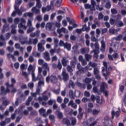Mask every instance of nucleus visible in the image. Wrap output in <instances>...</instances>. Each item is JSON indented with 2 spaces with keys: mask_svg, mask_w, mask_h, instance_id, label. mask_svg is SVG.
Returning <instances> with one entry per match:
<instances>
[{
  "mask_svg": "<svg viewBox=\"0 0 126 126\" xmlns=\"http://www.w3.org/2000/svg\"><path fill=\"white\" fill-rule=\"evenodd\" d=\"M11 82L12 83L11 85H9V83L8 82L5 83V85L7 87L6 90L4 89V87H1V93L3 95H6L7 93H9L10 92V90L9 89V87H14V84L16 83V80L15 79L12 78L11 79Z\"/></svg>",
  "mask_w": 126,
  "mask_h": 126,
  "instance_id": "1",
  "label": "nucleus"
},
{
  "mask_svg": "<svg viewBox=\"0 0 126 126\" xmlns=\"http://www.w3.org/2000/svg\"><path fill=\"white\" fill-rule=\"evenodd\" d=\"M19 6L15 4L14 5V9L18 15H22V11L18 8Z\"/></svg>",
  "mask_w": 126,
  "mask_h": 126,
  "instance_id": "15",
  "label": "nucleus"
},
{
  "mask_svg": "<svg viewBox=\"0 0 126 126\" xmlns=\"http://www.w3.org/2000/svg\"><path fill=\"white\" fill-rule=\"evenodd\" d=\"M63 124L66 125V126H70V121L68 120L67 118H65L63 120Z\"/></svg>",
  "mask_w": 126,
  "mask_h": 126,
  "instance_id": "20",
  "label": "nucleus"
},
{
  "mask_svg": "<svg viewBox=\"0 0 126 126\" xmlns=\"http://www.w3.org/2000/svg\"><path fill=\"white\" fill-rule=\"evenodd\" d=\"M32 81H37V80H38V79H39V78H36V77H35V73H34L33 74H32Z\"/></svg>",
  "mask_w": 126,
  "mask_h": 126,
  "instance_id": "46",
  "label": "nucleus"
},
{
  "mask_svg": "<svg viewBox=\"0 0 126 126\" xmlns=\"http://www.w3.org/2000/svg\"><path fill=\"white\" fill-rule=\"evenodd\" d=\"M62 62L63 66H66V65H67V62H68V60H67L66 58H63Z\"/></svg>",
  "mask_w": 126,
  "mask_h": 126,
  "instance_id": "30",
  "label": "nucleus"
},
{
  "mask_svg": "<svg viewBox=\"0 0 126 126\" xmlns=\"http://www.w3.org/2000/svg\"><path fill=\"white\" fill-rule=\"evenodd\" d=\"M29 28L27 30V33H31V32H32V31H34L35 30V28H33L32 26L29 27Z\"/></svg>",
  "mask_w": 126,
  "mask_h": 126,
  "instance_id": "39",
  "label": "nucleus"
},
{
  "mask_svg": "<svg viewBox=\"0 0 126 126\" xmlns=\"http://www.w3.org/2000/svg\"><path fill=\"white\" fill-rule=\"evenodd\" d=\"M111 47H113V48H110L109 49V52L110 53H113V51L114 52H117L118 51V49H119V43H114V42H112L110 44Z\"/></svg>",
  "mask_w": 126,
  "mask_h": 126,
  "instance_id": "7",
  "label": "nucleus"
},
{
  "mask_svg": "<svg viewBox=\"0 0 126 126\" xmlns=\"http://www.w3.org/2000/svg\"><path fill=\"white\" fill-rule=\"evenodd\" d=\"M65 68H63V72H62V76L63 78L64 81H67L68 80V78H69V77L68 76V74H67L65 72Z\"/></svg>",
  "mask_w": 126,
  "mask_h": 126,
  "instance_id": "8",
  "label": "nucleus"
},
{
  "mask_svg": "<svg viewBox=\"0 0 126 126\" xmlns=\"http://www.w3.org/2000/svg\"><path fill=\"white\" fill-rule=\"evenodd\" d=\"M107 88H108V84L105 82L101 83L100 85V91L101 92H104L105 89H107Z\"/></svg>",
  "mask_w": 126,
  "mask_h": 126,
  "instance_id": "12",
  "label": "nucleus"
},
{
  "mask_svg": "<svg viewBox=\"0 0 126 126\" xmlns=\"http://www.w3.org/2000/svg\"><path fill=\"white\" fill-rule=\"evenodd\" d=\"M105 7L108 9L111 8V1L108 0L105 4Z\"/></svg>",
  "mask_w": 126,
  "mask_h": 126,
  "instance_id": "40",
  "label": "nucleus"
},
{
  "mask_svg": "<svg viewBox=\"0 0 126 126\" xmlns=\"http://www.w3.org/2000/svg\"><path fill=\"white\" fill-rule=\"evenodd\" d=\"M43 19L44 21H48V20H49V15L47 14L44 15Z\"/></svg>",
  "mask_w": 126,
  "mask_h": 126,
  "instance_id": "62",
  "label": "nucleus"
},
{
  "mask_svg": "<svg viewBox=\"0 0 126 126\" xmlns=\"http://www.w3.org/2000/svg\"><path fill=\"white\" fill-rule=\"evenodd\" d=\"M62 2H63V0H58L56 3V5L58 7H60L61 4H62Z\"/></svg>",
  "mask_w": 126,
  "mask_h": 126,
  "instance_id": "49",
  "label": "nucleus"
},
{
  "mask_svg": "<svg viewBox=\"0 0 126 126\" xmlns=\"http://www.w3.org/2000/svg\"><path fill=\"white\" fill-rule=\"evenodd\" d=\"M119 31H120V29H110L109 30L110 33H111V34H114V35H118Z\"/></svg>",
  "mask_w": 126,
  "mask_h": 126,
  "instance_id": "23",
  "label": "nucleus"
},
{
  "mask_svg": "<svg viewBox=\"0 0 126 126\" xmlns=\"http://www.w3.org/2000/svg\"><path fill=\"white\" fill-rule=\"evenodd\" d=\"M81 54H83V55H84V54H86V53H88L89 52V49L88 48H82L81 50Z\"/></svg>",
  "mask_w": 126,
  "mask_h": 126,
  "instance_id": "33",
  "label": "nucleus"
},
{
  "mask_svg": "<svg viewBox=\"0 0 126 126\" xmlns=\"http://www.w3.org/2000/svg\"><path fill=\"white\" fill-rule=\"evenodd\" d=\"M37 50L38 52H40V53H42V52H44L45 51V48H44V46L43 45H41V44H37Z\"/></svg>",
  "mask_w": 126,
  "mask_h": 126,
  "instance_id": "18",
  "label": "nucleus"
},
{
  "mask_svg": "<svg viewBox=\"0 0 126 126\" xmlns=\"http://www.w3.org/2000/svg\"><path fill=\"white\" fill-rule=\"evenodd\" d=\"M93 115L94 116H97L99 113H100L99 110L94 109L92 111Z\"/></svg>",
  "mask_w": 126,
  "mask_h": 126,
  "instance_id": "38",
  "label": "nucleus"
},
{
  "mask_svg": "<svg viewBox=\"0 0 126 126\" xmlns=\"http://www.w3.org/2000/svg\"><path fill=\"white\" fill-rule=\"evenodd\" d=\"M92 53H94V58H95V59H98V58H99V55H98V54H99V52L98 50H93L91 52V54H92Z\"/></svg>",
  "mask_w": 126,
  "mask_h": 126,
  "instance_id": "19",
  "label": "nucleus"
},
{
  "mask_svg": "<svg viewBox=\"0 0 126 126\" xmlns=\"http://www.w3.org/2000/svg\"><path fill=\"white\" fill-rule=\"evenodd\" d=\"M3 41H0V47H3L6 45V42L5 40H2Z\"/></svg>",
  "mask_w": 126,
  "mask_h": 126,
  "instance_id": "57",
  "label": "nucleus"
},
{
  "mask_svg": "<svg viewBox=\"0 0 126 126\" xmlns=\"http://www.w3.org/2000/svg\"><path fill=\"white\" fill-rule=\"evenodd\" d=\"M69 97L71 99H74V95L73 94V91H69Z\"/></svg>",
  "mask_w": 126,
  "mask_h": 126,
  "instance_id": "45",
  "label": "nucleus"
},
{
  "mask_svg": "<svg viewBox=\"0 0 126 126\" xmlns=\"http://www.w3.org/2000/svg\"><path fill=\"white\" fill-rule=\"evenodd\" d=\"M108 59H109L110 61H114V59H119V57L120 56H119L118 53H115L113 54L112 56L110 55H108Z\"/></svg>",
  "mask_w": 126,
  "mask_h": 126,
  "instance_id": "10",
  "label": "nucleus"
},
{
  "mask_svg": "<svg viewBox=\"0 0 126 126\" xmlns=\"http://www.w3.org/2000/svg\"><path fill=\"white\" fill-rule=\"evenodd\" d=\"M56 113L59 119H63V113H62L60 110H57Z\"/></svg>",
  "mask_w": 126,
  "mask_h": 126,
  "instance_id": "31",
  "label": "nucleus"
},
{
  "mask_svg": "<svg viewBox=\"0 0 126 126\" xmlns=\"http://www.w3.org/2000/svg\"><path fill=\"white\" fill-rule=\"evenodd\" d=\"M34 100L35 101H39V103L41 104L42 106H46V105H47L46 101H48V100H49V97L48 95H43L42 97L41 96H39L38 98L35 97Z\"/></svg>",
  "mask_w": 126,
  "mask_h": 126,
  "instance_id": "5",
  "label": "nucleus"
},
{
  "mask_svg": "<svg viewBox=\"0 0 126 126\" xmlns=\"http://www.w3.org/2000/svg\"><path fill=\"white\" fill-rule=\"evenodd\" d=\"M46 81L47 83H50V81H51V83H57L58 82V78L55 75L48 76L46 78Z\"/></svg>",
  "mask_w": 126,
  "mask_h": 126,
  "instance_id": "6",
  "label": "nucleus"
},
{
  "mask_svg": "<svg viewBox=\"0 0 126 126\" xmlns=\"http://www.w3.org/2000/svg\"><path fill=\"white\" fill-rule=\"evenodd\" d=\"M104 120H106V121L107 120L108 121V122H109L108 125H109L110 126H113V122H112V120H111L110 119H109V118L108 117H106L104 118Z\"/></svg>",
  "mask_w": 126,
  "mask_h": 126,
  "instance_id": "42",
  "label": "nucleus"
},
{
  "mask_svg": "<svg viewBox=\"0 0 126 126\" xmlns=\"http://www.w3.org/2000/svg\"><path fill=\"white\" fill-rule=\"evenodd\" d=\"M10 36H11V33L10 32L6 33L5 34V40H9V38H10Z\"/></svg>",
  "mask_w": 126,
  "mask_h": 126,
  "instance_id": "47",
  "label": "nucleus"
},
{
  "mask_svg": "<svg viewBox=\"0 0 126 126\" xmlns=\"http://www.w3.org/2000/svg\"><path fill=\"white\" fill-rule=\"evenodd\" d=\"M94 48L95 49L94 50H98L99 51V43L98 42H95L94 44Z\"/></svg>",
  "mask_w": 126,
  "mask_h": 126,
  "instance_id": "64",
  "label": "nucleus"
},
{
  "mask_svg": "<svg viewBox=\"0 0 126 126\" xmlns=\"http://www.w3.org/2000/svg\"><path fill=\"white\" fill-rule=\"evenodd\" d=\"M99 72H100V71H99V69L98 68H94V75L99 74Z\"/></svg>",
  "mask_w": 126,
  "mask_h": 126,
  "instance_id": "43",
  "label": "nucleus"
},
{
  "mask_svg": "<svg viewBox=\"0 0 126 126\" xmlns=\"http://www.w3.org/2000/svg\"><path fill=\"white\" fill-rule=\"evenodd\" d=\"M77 68L78 69V71H77V73H78V72L83 73V67H81V64H80V63H78L77 64Z\"/></svg>",
  "mask_w": 126,
  "mask_h": 126,
  "instance_id": "21",
  "label": "nucleus"
},
{
  "mask_svg": "<svg viewBox=\"0 0 126 126\" xmlns=\"http://www.w3.org/2000/svg\"><path fill=\"white\" fill-rule=\"evenodd\" d=\"M21 19H20L19 18H16L14 19V23L15 25H16V24H18V23H19V22H20V23H21Z\"/></svg>",
  "mask_w": 126,
  "mask_h": 126,
  "instance_id": "41",
  "label": "nucleus"
},
{
  "mask_svg": "<svg viewBox=\"0 0 126 126\" xmlns=\"http://www.w3.org/2000/svg\"><path fill=\"white\" fill-rule=\"evenodd\" d=\"M32 104L33 105L34 108H36V109L40 107V105H39V103L38 102H35L34 103L32 102Z\"/></svg>",
  "mask_w": 126,
  "mask_h": 126,
  "instance_id": "58",
  "label": "nucleus"
},
{
  "mask_svg": "<svg viewBox=\"0 0 126 126\" xmlns=\"http://www.w3.org/2000/svg\"><path fill=\"white\" fill-rule=\"evenodd\" d=\"M33 15L34 14H33V13L31 12L25 13L24 14V16H25V17H27V16H29L30 18H33Z\"/></svg>",
  "mask_w": 126,
  "mask_h": 126,
  "instance_id": "28",
  "label": "nucleus"
},
{
  "mask_svg": "<svg viewBox=\"0 0 126 126\" xmlns=\"http://www.w3.org/2000/svg\"><path fill=\"white\" fill-rule=\"evenodd\" d=\"M36 7L38 8H41L42 7V3H41V0H36Z\"/></svg>",
  "mask_w": 126,
  "mask_h": 126,
  "instance_id": "36",
  "label": "nucleus"
},
{
  "mask_svg": "<svg viewBox=\"0 0 126 126\" xmlns=\"http://www.w3.org/2000/svg\"><path fill=\"white\" fill-rule=\"evenodd\" d=\"M53 103H56V100H53V99H50L48 102V105H49L50 106H52V105H53Z\"/></svg>",
  "mask_w": 126,
  "mask_h": 126,
  "instance_id": "53",
  "label": "nucleus"
},
{
  "mask_svg": "<svg viewBox=\"0 0 126 126\" xmlns=\"http://www.w3.org/2000/svg\"><path fill=\"white\" fill-rule=\"evenodd\" d=\"M32 11L33 12V13L39 14L40 13V9L37 8L36 6H34L32 8Z\"/></svg>",
  "mask_w": 126,
  "mask_h": 126,
  "instance_id": "17",
  "label": "nucleus"
},
{
  "mask_svg": "<svg viewBox=\"0 0 126 126\" xmlns=\"http://www.w3.org/2000/svg\"><path fill=\"white\" fill-rule=\"evenodd\" d=\"M95 8L96 9H97V10H99V11H102V10H103V7H100V6L99 5V4H97V5H96Z\"/></svg>",
  "mask_w": 126,
  "mask_h": 126,
  "instance_id": "48",
  "label": "nucleus"
},
{
  "mask_svg": "<svg viewBox=\"0 0 126 126\" xmlns=\"http://www.w3.org/2000/svg\"><path fill=\"white\" fill-rule=\"evenodd\" d=\"M101 46L100 50L101 52H105V50L106 49V46H105V42L104 41H101Z\"/></svg>",
  "mask_w": 126,
  "mask_h": 126,
  "instance_id": "29",
  "label": "nucleus"
},
{
  "mask_svg": "<svg viewBox=\"0 0 126 126\" xmlns=\"http://www.w3.org/2000/svg\"><path fill=\"white\" fill-rule=\"evenodd\" d=\"M112 119H114V117H115V116L116 117V118H118V117L120 116V112L119 111H117L116 112H115V111H112Z\"/></svg>",
  "mask_w": 126,
  "mask_h": 126,
  "instance_id": "32",
  "label": "nucleus"
},
{
  "mask_svg": "<svg viewBox=\"0 0 126 126\" xmlns=\"http://www.w3.org/2000/svg\"><path fill=\"white\" fill-rule=\"evenodd\" d=\"M72 119V121H71V126H74L75 124H76V119L75 118H71Z\"/></svg>",
  "mask_w": 126,
  "mask_h": 126,
  "instance_id": "50",
  "label": "nucleus"
},
{
  "mask_svg": "<svg viewBox=\"0 0 126 126\" xmlns=\"http://www.w3.org/2000/svg\"><path fill=\"white\" fill-rule=\"evenodd\" d=\"M52 27H53V24L51 23H48L46 24V29H48V30H51Z\"/></svg>",
  "mask_w": 126,
  "mask_h": 126,
  "instance_id": "37",
  "label": "nucleus"
},
{
  "mask_svg": "<svg viewBox=\"0 0 126 126\" xmlns=\"http://www.w3.org/2000/svg\"><path fill=\"white\" fill-rule=\"evenodd\" d=\"M33 20H34V18H31L28 19V23H27V25L28 27H31V26H32V22H33Z\"/></svg>",
  "mask_w": 126,
  "mask_h": 126,
  "instance_id": "24",
  "label": "nucleus"
},
{
  "mask_svg": "<svg viewBox=\"0 0 126 126\" xmlns=\"http://www.w3.org/2000/svg\"><path fill=\"white\" fill-rule=\"evenodd\" d=\"M116 24L117 27H123V26L125 25V24H124V22L122 21H118V22H116Z\"/></svg>",
  "mask_w": 126,
  "mask_h": 126,
  "instance_id": "27",
  "label": "nucleus"
},
{
  "mask_svg": "<svg viewBox=\"0 0 126 126\" xmlns=\"http://www.w3.org/2000/svg\"><path fill=\"white\" fill-rule=\"evenodd\" d=\"M122 38H123V35L119 34L117 37L112 38L111 39V41L112 42H114L115 40H116V41H121Z\"/></svg>",
  "mask_w": 126,
  "mask_h": 126,
  "instance_id": "22",
  "label": "nucleus"
},
{
  "mask_svg": "<svg viewBox=\"0 0 126 126\" xmlns=\"http://www.w3.org/2000/svg\"><path fill=\"white\" fill-rule=\"evenodd\" d=\"M94 122V118L92 117L90 118L87 121V123L88 125H90L89 126H94L96 125V122Z\"/></svg>",
  "mask_w": 126,
  "mask_h": 126,
  "instance_id": "11",
  "label": "nucleus"
},
{
  "mask_svg": "<svg viewBox=\"0 0 126 126\" xmlns=\"http://www.w3.org/2000/svg\"><path fill=\"white\" fill-rule=\"evenodd\" d=\"M21 21V23H20L18 25V32L20 34H24V31L23 30L21 29V28H23L24 30H26V29H27V26L25 25V23H26V20L22 18Z\"/></svg>",
  "mask_w": 126,
  "mask_h": 126,
  "instance_id": "2",
  "label": "nucleus"
},
{
  "mask_svg": "<svg viewBox=\"0 0 126 126\" xmlns=\"http://www.w3.org/2000/svg\"><path fill=\"white\" fill-rule=\"evenodd\" d=\"M116 17V21L118 22V21H120L121 19H122V16L121 15L118 14L115 16Z\"/></svg>",
  "mask_w": 126,
  "mask_h": 126,
  "instance_id": "55",
  "label": "nucleus"
},
{
  "mask_svg": "<svg viewBox=\"0 0 126 126\" xmlns=\"http://www.w3.org/2000/svg\"><path fill=\"white\" fill-rule=\"evenodd\" d=\"M57 32L59 34H61V33L63 32L65 33H68V31L65 28L62 27L61 29H58L57 30Z\"/></svg>",
  "mask_w": 126,
  "mask_h": 126,
  "instance_id": "14",
  "label": "nucleus"
},
{
  "mask_svg": "<svg viewBox=\"0 0 126 126\" xmlns=\"http://www.w3.org/2000/svg\"><path fill=\"white\" fill-rule=\"evenodd\" d=\"M43 57L44 59H45L46 62H50V61H51V58H50V54H49V53H48V52H45L43 53Z\"/></svg>",
  "mask_w": 126,
  "mask_h": 126,
  "instance_id": "13",
  "label": "nucleus"
},
{
  "mask_svg": "<svg viewBox=\"0 0 126 126\" xmlns=\"http://www.w3.org/2000/svg\"><path fill=\"white\" fill-rule=\"evenodd\" d=\"M111 12L112 14H117V13H118V11L115 8H112L111 9Z\"/></svg>",
  "mask_w": 126,
  "mask_h": 126,
  "instance_id": "56",
  "label": "nucleus"
},
{
  "mask_svg": "<svg viewBox=\"0 0 126 126\" xmlns=\"http://www.w3.org/2000/svg\"><path fill=\"white\" fill-rule=\"evenodd\" d=\"M32 55L34 56V57H37L38 58H40V57H41V54L37 52L33 53Z\"/></svg>",
  "mask_w": 126,
  "mask_h": 126,
  "instance_id": "51",
  "label": "nucleus"
},
{
  "mask_svg": "<svg viewBox=\"0 0 126 126\" xmlns=\"http://www.w3.org/2000/svg\"><path fill=\"white\" fill-rule=\"evenodd\" d=\"M103 65L104 66L102 67V74L103 76H107V75L110 74V71L113 69V68H112V67H109L108 70V67H107V63L106 62H103Z\"/></svg>",
  "mask_w": 126,
  "mask_h": 126,
  "instance_id": "4",
  "label": "nucleus"
},
{
  "mask_svg": "<svg viewBox=\"0 0 126 126\" xmlns=\"http://www.w3.org/2000/svg\"><path fill=\"white\" fill-rule=\"evenodd\" d=\"M46 62H45L43 59H39L38 60V64H39V65H43Z\"/></svg>",
  "mask_w": 126,
  "mask_h": 126,
  "instance_id": "54",
  "label": "nucleus"
},
{
  "mask_svg": "<svg viewBox=\"0 0 126 126\" xmlns=\"http://www.w3.org/2000/svg\"><path fill=\"white\" fill-rule=\"evenodd\" d=\"M57 48H58V45H55L54 49H51L50 50L49 52L51 56H54V55H55V53H56V49H57Z\"/></svg>",
  "mask_w": 126,
  "mask_h": 126,
  "instance_id": "34",
  "label": "nucleus"
},
{
  "mask_svg": "<svg viewBox=\"0 0 126 126\" xmlns=\"http://www.w3.org/2000/svg\"><path fill=\"white\" fill-rule=\"evenodd\" d=\"M64 49H66L67 51H70V49H71V45L70 43L66 42L65 45H64Z\"/></svg>",
  "mask_w": 126,
  "mask_h": 126,
  "instance_id": "25",
  "label": "nucleus"
},
{
  "mask_svg": "<svg viewBox=\"0 0 126 126\" xmlns=\"http://www.w3.org/2000/svg\"><path fill=\"white\" fill-rule=\"evenodd\" d=\"M44 84H45V82L44 81H39L38 83V85L39 87H41V85L44 86Z\"/></svg>",
  "mask_w": 126,
  "mask_h": 126,
  "instance_id": "59",
  "label": "nucleus"
},
{
  "mask_svg": "<svg viewBox=\"0 0 126 126\" xmlns=\"http://www.w3.org/2000/svg\"><path fill=\"white\" fill-rule=\"evenodd\" d=\"M36 69V67L32 65V64H30L28 68V71L29 73L32 74L35 73V70Z\"/></svg>",
  "mask_w": 126,
  "mask_h": 126,
  "instance_id": "9",
  "label": "nucleus"
},
{
  "mask_svg": "<svg viewBox=\"0 0 126 126\" xmlns=\"http://www.w3.org/2000/svg\"><path fill=\"white\" fill-rule=\"evenodd\" d=\"M8 26H9L8 25H7V24H5L3 26V29L2 30V32H4V31H5V29H6V28H8Z\"/></svg>",
  "mask_w": 126,
  "mask_h": 126,
  "instance_id": "61",
  "label": "nucleus"
},
{
  "mask_svg": "<svg viewBox=\"0 0 126 126\" xmlns=\"http://www.w3.org/2000/svg\"><path fill=\"white\" fill-rule=\"evenodd\" d=\"M28 37H25L23 39V40L21 39H20V42L21 43V45H25V44H33V45H36L37 43H38V39L37 38H34L33 40V42L32 38H30V40L28 42L27 41Z\"/></svg>",
  "mask_w": 126,
  "mask_h": 126,
  "instance_id": "3",
  "label": "nucleus"
},
{
  "mask_svg": "<svg viewBox=\"0 0 126 126\" xmlns=\"http://www.w3.org/2000/svg\"><path fill=\"white\" fill-rule=\"evenodd\" d=\"M85 58L88 62H89V61H90L91 59H92V56L91 55L86 54L85 55Z\"/></svg>",
  "mask_w": 126,
  "mask_h": 126,
  "instance_id": "35",
  "label": "nucleus"
},
{
  "mask_svg": "<svg viewBox=\"0 0 126 126\" xmlns=\"http://www.w3.org/2000/svg\"><path fill=\"white\" fill-rule=\"evenodd\" d=\"M16 27H17V26L15 24H12L11 25V28H12L11 31V34H16V33L17 32L16 31Z\"/></svg>",
  "mask_w": 126,
  "mask_h": 126,
  "instance_id": "16",
  "label": "nucleus"
},
{
  "mask_svg": "<svg viewBox=\"0 0 126 126\" xmlns=\"http://www.w3.org/2000/svg\"><path fill=\"white\" fill-rule=\"evenodd\" d=\"M89 65L92 67H96L97 66V64L95 63H92V62H90L89 63Z\"/></svg>",
  "mask_w": 126,
  "mask_h": 126,
  "instance_id": "52",
  "label": "nucleus"
},
{
  "mask_svg": "<svg viewBox=\"0 0 126 126\" xmlns=\"http://www.w3.org/2000/svg\"><path fill=\"white\" fill-rule=\"evenodd\" d=\"M8 104H9V101L5 100L3 102L2 105L4 106V107H6Z\"/></svg>",
  "mask_w": 126,
  "mask_h": 126,
  "instance_id": "60",
  "label": "nucleus"
},
{
  "mask_svg": "<svg viewBox=\"0 0 126 126\" xmlns=\"http://www.w3.org/2000/svg\"><path fill=\"white\" fill-rule=\"evenodd\" d=\"M82 31H89V28H87L86 26V24L84 25L81 29Z\"/></svg>",
  "mask_w": 126,
  "mask_h": 126,
  "instance_id": "44",
  "label": "nucleus"
},
{
  "mask_svg": "<svg viewBox=\"0 0 126 126\" xmlns=\"http://www.w3.org/2000/svg\"><path fill=\"white\" fill-rule=\"evenodd\" d=\"M29 61L30 63H33V62H34V57L32 56H30L29 58Z\"/></svg>",
  "mask_w": 126,
  "mask_h": 126,
  "instance_id": "63",
  "label": "nucleus"
},
{
  "mask_svg": "<svg viewBox=\"0 0 126 126\" xmlns=\"http://www.w3.org/2000/svg\"><path fill=\"white\" fill-rule=\"evenodd\" d=\"M42 67L45 70H47V71H49L50 70V68L49 67V66H48V63L46 62L44 63L43 65H42Z\"/></svg>",
  "mask_w": 126,
  "mask_h": 126,
  "instance_id": "26",
  "label": "nucleus"
}]
</instances>
